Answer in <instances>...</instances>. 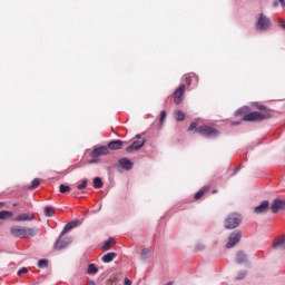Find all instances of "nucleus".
Segmentation results:
<instances>
[{
    "label": "nucleus",
    "instance_id": "obj_1",
    "mask_svg": "<svg viewBox=\"0 0 285 285\" xmlns=\"http://www.w3.org/2000/svg\"><path fill=\"white\" fill-rule=\"evenodd\" d=\"M78 226H81V222H79V219L70 220L67 225H65L59 237L53 244L55 250H63V248H67V246H70V244H72V237L70 236L63 237V235H66V233H70L71 230H75V228H78Z\"/></svg>",
    "mask_w": 285,
    "mask_h": 285
},
{
    "label": "nucleus",
    "instance_id": "obj_2",
    "mask_svg": "<svg viewBox=\"0 0 285 285\" xmlns=\"http://www.w3.org/2000/svg\"><path fill=\"white\" fill-rule=\"evenodd\" d=\"M272 27L273 22L271 21V18L264 13H259L255 22L256 32H268Z\"/></svg>",
    "mask_w": 285,
    "mask_h": 285
},
{
    "label": "nucleus",
    "instance_id": "obj_3",
    "mask_svg": "<svg viewBox=\"0 0 285 285\" xmlns=\"http://www.w3.org/2000/svg\"><path fill=\"white\" fill-rule=\"evenodd\" d=\"M196 132L207 139H217V137H219V130L206 125L197 127Z\"/></svg>",
    "mask_w": 285,
    "mask_h": 285
},
{
    "label": "nucleus",
    "instance_id": "obj_4",
    "mask_svg": "<svg viewBox=\"0 0 285 285\" xmlns=\"http://www.w3.org/2000/svg\"><path fill=\"white\" fill-rule=\"evenodd\" d=\"M239 224H242V215H239L237 213L229 214L225 219V228L227 230H233V229L237 228V226H239Z\"/></svg>",
    "mask_w": 285,
    "mask_h": 285
},
{
    "label": "nucleus",
    "instance_id": "obj_5",
    "mask_svg": "<svg viewBox=\"0 0 285 285\" xmlns=\"http://www.w3.org/2000/svg\"><path fill=\"white\" fill-rule=\"evenodd\" d=\"M264 119H268V116L259 111H252L243 117V121H264Z\"/></svg>",
    "mask_w": 285,
    "mask_h": 285
},
{
    "label": "nucleus",
    "instance_id": "obj_6",
    "mask_svg": "<svg viewBox=\"0 0 285 285\" xmlns=\"http://www.w3.org/2000/svg\"><path fill=\"white\" fill-rule=\"evenodd\" d=\"M240 239H242V233L239 230L233 232L228 237L226 248H233L234 246H237V244H239Z\"/></svg>",
    "mask_w": 285,
    "mask_h": 285
},
{
    "label": "nucleus",
    "instance_id": "obj_7",
    "mask_svg": "<svg viewBox=\"0 0 285 285\" xmlns=\"http://www.w3.org/2000/svg\"><path fill=\"white\" fill-rule=\"evenodd\" d=\"M184 92H186V85H180L174 92V104L179 106L184 101Z\"/></svg>",
    "mask_w": 285,
    "mask_h": 285
},
{
    "label": "nucleus",
    "instance_id": "obj_8",
    "mask_svg": "<svg viewBox=\"0 0 285 285\" xmlns=\"http://www.w3.org/2000/svg\"><path fill=\"white\" fill-rule=\"evenodd\" d=\"M269 208L274 215H277L279 210H284L285 199L275 198Z\"/></svg>",
    "mask_w": 285,
    "mask_h": 285
},
{
    "label": "nucleus",
    "instance_id": "obj_9",
    "mask_svg": "<svg viewBox=\"0 0 285 285\" xmlns=\"http://www.w3.org/2000/svg\"><path fill=\"white\" fill-rule=\"evenodd\" d=\"M105 155H110V150L107 148V146L96 147L90 153V157L94 158L104 157Z\"/></svg>",
    "mask_w": 285,
    "mask_h": 285
},
{
    "label": "nucleus",
    "instance_id": "obj_10",
    "mask_svg": "<svg viewBox=\"0 0 285 285\" xmlns=\"http://www.w3.org/2000/svg\"><path fill=\"white\" fill-rule=\"evenodd\" d=\"M145 145H146V138H142L141 140H134L132 144L126 148V151L135 153V150H139L144 148Z\"/></svg>",
    "mask_w": 285,
    "mask_h": 285
},
{
    "label": "nucleus",
    "instance_id": "obj_11",
    "mask_svg": "<svg viewBox=\"0 0 285 285\" xmlns=\"http://www.w3.org/2000/svg\"><path fill=\"white\" fill-rule=\"evenodd\" d=\"M108 150H121L124 148V141L120 139L111 140L107 145Z\"/></svg>",
    "mask_w": 285,
    "mask_h": 285
},
{
    "label": "nucleus",
    "instance_id": "obj_12",
    "mask_svg": "<svg viewBox=\"0 0 285 285\" xmlns=\"http://www.w3.org/2000/svg\"><path fill=\"white\" fill-rule=\"evenodd\" d=\"M118 164L124 168V170H132V166H135V163L128 158H120Z\"/></svg>",
    "mask_w": 285,
    "mask_h": 285
},
{
    "label": "nucleus",
    "instance_id": "obj_13",
    "mask_svg": "<svg viewBox=\"0 0 285 285\" xmlns=\"http://www.w3.org/2000/svg\"><path fill=\"white\" fill-rule=\"evenodd\" d=\"M269 206H271V203L268 200H263L262 204H259L254 208V212L257 215H262V213H266L268 210Z\"/></svg>",
    "mask_w": 285,
    "mask_h": 285
},
{
    "label": "nucleus",
    "instance_id": "obj_14",
    "mask_svg": "<svg viewBox=\"0 0 285 285\" xmlns=\"http://www.w3.org/2000/svg\"><path fill=\"white\" fill-rule=\"evenodd\" d=\"M10 233L13 237H26V227L13 226L11 227Z\"/></svg>",
    "mask_w": 285,
    "mask_h": 285
},
{
    "label": "nucleus",
    "instance_id": "obj_15",
    "mask_svg": "<svg viewBox=\"0 0 285 285\" xmlns=\"http://www.w3.org/2000/svg\"><path fill=\"white\" fill-rule=\"evenodd\" d=\"M273 250H285V236L275 240L272 245Z\"/></svg>",
    "mask_w": 285,
    "mask_h": 285
},
{
    "label": "nucleus",
    "instance_id": "obj_16",
    "mask_svg": "<svg viewBox=\"0 0 285 285\" xmlns=\"http://www.w3.org/2000/svg\"><path fill=\"white\" fill-rule=\"evenodd\" d=\"M35 216L32 214H20L14 218V222H32Z\"/></svg>",
    "mask_w": 285,
    "mask_h": 285
},
{
    "label": "nucleus",
    "instance_id": "obj_17",
    "mask_svg": "<svg viewBox=\"0 0 285 285\" xmlns=\"http://www.w3.org/2000/svg\"><path fill=\"white\" fill-rule=\"evenodd\" d=\"M115 257H117V253L111 252L104 255L101 261L104 262V264H110V262H112Z\"/></svg>",
    "mask_w": 285,
    "mask_h": 285
},
{
    "label": "nucleus",
    "instance_id": "obj_18",
    "mask_svg": "<svg viewBox=\"0 0 285 285\" xmlns=\"http://www.w3.org/2000/svg\"><path fill=\"white\" fill-rule=\"evenodd\" d=\"M236 264H246V254L243 250L237 252Z\"/></svg>",
    "mask_w": 285,
    "mask_h": 285
},
{
    "label": "nucleus",
    "instance_id": "obj_19",
    "mask_svg": "<svg viewBox=\"0 0 285 285\" xmlns=\"http://www.w3.org/2000/svg\"><path fill=\"white\" fill-rule=\"evenodd\" d=\"M97 273H99V268L97 267V265H95L94 263L89 264L87 268V275H97Z\"/></svg>",
    "mask_w": 285,
    "mask_h": 285
},
{
    "label": "nucleus",
    "instance_id": "obj_20",
    "mask_svg": "<svg viewBox=\"0 0 285 285\" xmlns=\"http://www.w3.org/2000/svg\"><path fill=\"white\" fill-rule=\"evenodd\" d=\"M175 119L176 121H184V119H186V114H184V111L181 110H176L174 112Z\"/></svg>",
    "mask_w": 285,
    "mask_h": 285
},
{
    "label": "nucleus",
    "instance_id": "obj_21",
    "mask_svg": "<svg viewBox=\"0 0 285 285\" xmlns=\"http://www.w3.org/2000/svg\"><path fill=\"white\" fill-rule=\"evenodd\" d=\"M94 188L96 189L104 188V180L101 179V177L94 178Z\"/></svg>",
    "mask_w": 285,
    "mask_h": 285
},
{
    "label": "nucleus",
    "instance_id": "obj_22",
    "mask_svg": "<svg viewBox=\"0 0 285 285\" xmlns=\"http://www.w3.org/2000/svg\"><path fill=\"white\" fill-rule=\"evenodd\" d=\"M12 217V212L1 210L0 212V220L10 219Z\"/></svg>",
    "mask_w": 285,
    "mask_h": 285
},
{
    "label": "nucleus",
    "instance_id": "obj_23",
    "mask_svg": "<svg viewBox=\"0 0 285 285\" xmlns=\"http://www.w3.org/2000/svg\"><path fill=\"white\" fill-rule=\"evenodd\" d=\"M39 186H41V180H39V178H35L29 186V190H35V188H39Z\"/></svg>",
    "mask_w": 285,
    "mask_h": 285
},
{
    "label": "nucleus",
    "instance_id": "obj_24",
    "mask_svg": "<svg viewBox=\"0 0 285 285\" xmlns=\"http://www.w3.org/2000/svg\"><path fill=\"white\" fill-rule=\"evenodd\" d=\"M37 228H28L26 227V237H35L37 235Z\"/></svg>",
    "mask_w": 285,
    "mask_h": 285
},
{
    "label": "nucleus",
    "instance_id": "obj_25",
    "mask_svg": "<svg viewBox=\"0 0 285 285\" xmlns=\"http://www.w3.org/2000/svg\"><path fill=\"white\" fill-rule=\"evenodd\" d=\"M248 110H249L248 106H244V107L238 108L235 111V115H236V117H238V115H246V112H248Z\"/></svg>",
    "mask_w": 285,
    "mask_h": 285
},
{
    "label": "nucleus",
    "instance_id": "obj_26",
    "mask_svg": "<svg viewBox=\"0 0 285 285\" xmlns=\"http://www.w3.org/2000/svg\"><path fill=\"white\" fill-rule=\"evenodd\" d=\"M37 266L38 268H48V259L46 258L39 259Z\"/></svg>",
    "mask_w": 285,
    "mask_h": 285
},
{
    "label": "nucleus",
    "instance_id": "obj_27",
    "mask_svg": "<svg viewBox=\"0 0 285 285\" xmlns=\"http://www.w3.org/2000/svg\"><path fill=\"white\" fill-rule=\"evenodd\" d=\"M45 215L47 217H55V210L50 206L45 207Z\"/></svg>",
    "mask_w": 285,
    "mask_h": 285
},
{
    "label": "nucleus",
    "instance_id": "obj_28",
    "mask_svg": "<svg viewBox=\"0 0 285 285\" xmlns=\"http://www.w3.org/2000/svg\"><path fill=\"white\" fill-rule=\"evenodd\" d=\"M206 190H208V188H206V187L199 189V190L194 195V199H199V198L206 193Z\"/></svg>",
    "mask_w": 285,
    "mask_h": 285
},
{
    "label": "nucleus",
    "instance_id": "obj_29",
    "mask_svg": "<svg viewBox=\"0 0 285 285\" xmlns=\"http://www.w3.org/2000/svg\"><path fill=\"white\" fill-rule=\"evenodd\" d=\"M59 191L62 193L63 195H65L66 193H70V186L61 184V185L59 186Z\"/></svg>",
    "mask_w": 285,
    "mask_h": 285
},
{
    "label": "nucleus",
    "instance_id": "obj_30",
    "mask_svg": "<svg viewBox=\"0 0 285 285\" xmlns=\"http://www.w3.org/2000/svg\"><path fill=\"white\" fill-rule=\"evenodd\" d=\"M149 255H150V249L145 248L141 250L140 257L141 259L146 261L149 257Z\"/></svg>",
    "mask_w": 285,
    "mask_h": 285
},
{
    "label": "nucleus",
    "instance_id": "obj_31",
    "mask_svg": "<svg viewBox=\"0 0 285 285\" xmlns=\"http://www.w3.org/2000/svg\"><path fill=\"white\" fill-rule=\"evenodd\" d=\"M112 244H115V239H114L112 237H110V238H108V239L105 242L102 248H110V246H112Z\"/></svg>",
    "mask_w": 285,
    "mask_h": 285
},
{
    "label": "nucleus",
    "instance_id": "obj_32",
    "mask_svg": "<svg viewBox=\"0 0 285 285\" xmlns=\"http://www.w3.org/2000/svg\"><path fill=\"white\" fill-rule=\"evenodd\" d=\"M88 186V179H83L80 185L77 186L78 190H83Z\"/></svg>",
    "mask_w": 285,
    "mask_h": 285
},
{
    "label": "nucleus",
    "instance_id": "obj_33",
    "mask_svg": "<svg viewBox=\"0 0 285 285\" xmlns=\"http://www.w3.org/2000/svg\"><path fill=\"white\" fill-rule=\"evenodd\" d=\"M247 272L246 271H240L238 272L236 279H244V277H246Z\"/></svg>",
    "mask_w": 285,
    "mask_h": 285
},
{
    "label": "nucleus",
    "instance_id": "obj_34",
    "mask_svg": "<svg viewBox=\"0 0 285 285\" xmlns=\"http://www.w3.org/2000/svg\"><path fill=\"white\" fill-rule=\"evenodd\" d=\"M188 130H189V131H190V130H195V132H197V122H196V121L191 122V124L189 125V127H188Z\"/></svg>",
    "mask_w": 285,
    "mask_h": 285
},
{
    "label": "nucleus",
    "instance_id": "obj_35",
    "mask_svg": "<svg viewBox=\"0 0 285 285\" xmlns=\"http://www.w3.org/2000/svg\"><path fill=\"white\" fill-rule=\"evenodd\" d=\"M165 119H166V111H165V110H163V111L160 112V119H159V122L161 124Z\"/></svg>",
    "mask_w": 285,
    "mask_h": 285
},
{
    "label": "nucleus",
    "instance_id": "obj_36",
    "mask_svg": "<svg viewBox=\"0 0 285 285\" xmlns=\"http://www.w3.org/2000/svg\"><path fill=\"white\" fill-rule=\"evenodd\" d=\"M23 273H28V267H22L18 271V275H23Z\"/></svg>",
    "mask_w": 285,
    "mask_h": 285
},
{
    "label": "nucleus",
    "instance_id": "obj_37",
    "mask_svg": "<svg viewBox=\"0 0 285 285\" xmlns=\"http://www.w3.org/2000/svg\"><path fill=\"white\" fill-rule=\"evenodd\" d=\"M185 82L187 83V86H190V83H193V78L186 77Z\"/></svg>",
    "mask_w": 285,
    "mask_h": 285
},
{
    "label": "nucleus",
    "instance_id": "obj_38",
    "mask_svg": "<svg viewBox=\"0 0 285 285\" xmlns=\"http://www.w3.org/2000/svg\"><path fill=\"white\" fill-rule=\"evenodd\" d=\"M88 164H99V159L92 157V159H90V160L88 161Z\"/></svg>",
    "mask_w": 285,
    "mask_h": 285
},
{
    "label": "nucleus",
    "instance_id": "obj_39",
    "mask_svg": "<svg viewBox=\"0 0 285 285\" xmlns=\"http://www.w3.org/2000/svg\"><path fill=\"white\" fill-rule=\"evenodd\" d=\"M109 282H110V284H117V277L116 276H111L109 278Z\"/></svg>",
    "mask_w": 285,
    "mask_h": 285
},
{
    "label": "nucleus",
    "instance_id": "obj_40",
    "mask_svg": "<svg viewBox=\"0 0 285 285\" xmlns=\"http://www.w3.org/2000/svg\"><path fill=\"white\" fill-rule=\"evenodd\" d=\"M125 285H132V281H130V278L126 277Z\"/></svg>",
    "mask_w": 285,
    "mask_h": 285
},
{
    "label": "nucleus",
    "instance_id": "obj_41",
    "mask_svg": "<svg viewBox=\"0 0 285 285\" xmlns=\"http://www.w3.org/2000/svg\"><path fill=\"white\" fill-rule=\"evenodd\" d=\"M258 110H266V106L259 105V106H258Z\"/></svg>",
    "mask_w": 285,
    "mask_h": 285
},
{
    "label": "nucleus",
    "instance_id": "obj_42",
    "mask_svg": "<svg viewBox=\"0 0 285 285\" xmlns=\"http://www.w3.org/2000/svg\"><path fill=\"white\" fill-rule=\"evenodd\" d=\"M281 2L282 8H285V1L284 0H278Z\"/></svg>",
    "mask_w": 285,
    "mask_h": 285
},
{
    "label": "nucleus",
    "instance_id": "obj_43",
    "mask_svg": "<svg viewBox=\"0 0 285 285\" xmlns=\"http://www.w3.org/2000/svg\"><path fill=\"white\" fill-rule=\"evenodd\" d=\"M281 2L282 8H285V1L284 0H278Z\"/></svg>",
    "mask_w": 285,
    "mask_h": 285
},
{
    "label": "nucleus",
    "instance_id": "obj_44",
    "mask_svg": "<svg viewBox=\"0 0 285 285\" xmlns=\"http://www.w3.org/2000/svg\"><path fill=\"white\" fill-rule=\"evenodd\" d=\"M136 139H141V134H137Z\"/></svg>",
    "mask_w": 285,
    "mask_h": 285
},
{
    "label": "nucleus",
    "instance_id": "obj_45",
    "mask_svg": "<svg viewBox=\"0 0 285 285\" xmlns=\"http://www.w3.org/2000/svg\"><path fill=\"white\" fill-rule=\"evenodd\" d=\"M3 206H6V203L0 202V208H3Z\"/></svg>",
    "mask_w": 285,
    "mask_h": 285
},
{
    "label": "nucleus",
    "instance_id": "obj_46",
    "mask_svg": "<svg viewBox=\"0 0 285 285\" xmlns=\"http://www.w3.org/2000/svg\"><path fill=\"white\" fill-rule=\"evenodd\" d=\"M88 284L89 285H95L96 283H95V281H89Z\"/></svg>",
    "mask_w": 285,
    "mask_h": 285
},
{
    "label": "nucleus",
    "instance_id": "obj_47",
    "mask_svg": "<svg viewBox=\"0 0 285 285\" xmlns=\"http://www.w3.org/2000/svg\"><path fill=\"white\" fill-rule=\"evenodd\" d=\"M277 6H279V3L277 1H274V7L277 8Z\"/></svg>",
    "mask_w": 285,
    "mask_h": 285
},
{
    "label": "nucleus",
    "instance_id": "obj_48",
    "mask_svg": "<svg viewBox=\"0 0 285 285\" xmlns=\"http://www.w3.org/2000/svg\"><path fill=\"white\" fill-rule=\"evenodd\" d=\"M236 173H239V167L235 169L234 175H236Z\"/></svg>",
    "mask_w": 285,
    "mask_h": 285
},
{
    "label": "nucleus",
    "instance_id": "obj_49",
    "mask_svg": "<svg viewBox=\"0 0 285 285\" xmlns=\"http://www.w3.org/2000/svg\"><path fill=\"white\" fill-rule=\"evenodd\" d=\"M72 197H77V193H72Z\"/></svg>",
    "mask_w": 285,
    "mask_h": 285
},
{
    "label": "nucleus",
    "instance_id": "obj_50",
    "mask_svg": "<svg viewBox=\"0 0 285 285\" xmlns=\"http://www.w3.org/2000/svg\"><path fill=\"white\" fill-rule=\"evenodd\" d=\"M165 285H173V282H168L167 284H165Z\"/></svg>",
    "mask_w": 285,
    "mask_h": 285
},
{
    "label": "nucleus",
    "instance_id": "obj_51",
    "mask_svg": "<svg viewBox=\"0 0 285 285\" xmlns=\"http://www.w3.org/2000/svg\"><path fill=\"white\" fill-rule=\"evenodd\" d=\"M234 126H239V122H234Z\"/></svg>",
    "mask_w": 285,
    "mask_h": 285
},
{
    "label": "nucleus",
    "instance_id": "obj_52",
    "mask_svg": "<svg viewBox=\"0 0 285 285\" xmlns=\"http://www.w3.org/2000/svg\"><path fill=\"white\" fill-rule=\"evenodd\" d=\"M196 80L199 81V76H196Z\"/></svg>",
    "mask_w": 285,
    "mask_h": 285
},
{
    "label": "nucleus",
    "instance_id": "obj_53",
    "mask_svg": "<svg viewBox=\"0 0 285 285\" xmlns=\"http://www.w3.org/2000/svg\"><path fill=\"white\" fill-rule=\"evenodd\" d=\"M13 206H17V204H13Z\"/></svg>",
    "mask_w": 285,
    "mask_h": 285
}]
</instances>
